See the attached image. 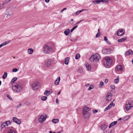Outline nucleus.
Segmentation results:
<instances>
[{
	"label": "nucleus",
	"instance_id": "f257e3e1",
	"mask_svg": "<svg viewBox=\"0 0 133 133\" xmlns=\"http://www.w3.org/2000/svg\"><path fill=\"white\" fill-rule=\"evenodd\" d=\"M12 89L14 91L19 92L22 91V88L17 83H13L12 84Z\"/></svg>",
	"mask_w": 133,
	"mask_h": 133
},
{
	"label": "nucleus",
	"instance_id": "f03ea898",
	"mask_svg": "<svg viewBox=\"0 0 133 133\" xmlns=\"http://www.w3.org/2000/svg\"><path fill=\"white\" fill-rule=\"evenodd\" d=\"M43 50L45 53H50L52 51L53 49L51 46L46 45L43 46Z\"/></svg>",
	"mask_w": 133,
	"mask_h": 133
},
{
	"label": "nucleus",
	"instance_id": "7ed1b4c3",
	"mask_svg": "<svg viewBox=\"0 0 133 133\" xmlns=\"http://www.w3.org/2000/svg\"><path fill=\"white\" fill-rule=\"evenodd\" d=\"M100 58V56L99 54H95L91 56L90 59L91 61L97 62L98 61Z\"/></svg>",
	"mask_w": 133,
	"mask_h": 133
},
{
	"label": "nucleus",
	"instance_id": "20e7f679",
	"mask_svg": "<svg viewBox=\"0 0 133 133\" xmlns=\"http://www.w3.org/2000/svg\"><path fill=\"white\" fill-rule=\"evenodd\" d=\"M112 63V60L111 58L108 57L105 58V61L104 62V64L105 66L110 65Z\"/></svg>",
	"mask_w": 133,
	"mask_h": 133
},
{
	"label": "nucleus",
	"instance_id": "39448f33",
	"mask_svg": "<svg viewBox=\"0 0 133 133\" xmlns=\"http://www.w3.org/2000/svg\"><path fill=\"white\" fill-rule=\"evenodd\" d=\"M131 104H130L129 102H127L126 103L125 105V107L127 110L128 111L131 108L133 107V105H131Z\"/></svg>",
	"mask_w": 133,
	"mask_h": 133
},
{
	"label": "nucleus",
	"instance_id": "423d86ee",
	"mask_svg": "<svg viewBox=\"0 0 133 133\" xmlns=\"http://www.w3.org/2000/svg\"><path fill=\"white\" fill-rule=\"evenodd\" d=\"M46 116L42 115L41 116L40 118L39 119L38 121L39 122L42 123L45 121L46 118Z\"/></svg>",
	"mask_w": 133,
	"mask_h": 133
},
{
	"label": "nucleus",
	"instance_id": "0eeeda50",
	"mask_svg": "<svg viewBox=\"0 0 133 133\" xmlns=\"http://www.w3.org/2000/svg\"><path fill=\"white\" fill-rule=\"evenodd\" d=\"M52 61L50 59H48L45 61V65L47 67L50 66L51 64Z\"/></svg>",
	"mask_w": 133,
	"mask_h": 133
},
{
	"label": "nucleus",
	"instance_id": "6e6552de",
	"mask_svg": "<svg viewBox=\"0 0 133 133\" xmlns=\"http://www.w3.org/2000/svg\"><path fill=\"white\" fill-rule=\"evenodd\" d=\"M12 120L14 122L18 124H20L21 122V121L20 120L18 119L15 117H13L12 118Z\"/></svg>",
	"mask_w": 133,
	"mask_h": 133
},
{
	"label": "nucleus",
	"instance_id": "1a4fd4ad",
	"mask_svg": "<svg viewBox=\"0 0 133 133\" xmlns=\"http://www.w3.org/2000/svg\"><path fill=\"white\" fill-rule=\"evenodd\" d=\"M106 100L108 101H111V93H108L106 96Z\"/></svg>",
	"mask_w": 133,
	"mask_h": 133
},
{
	"label": "nucleus",
	"instance_id": "9d476101",
	"mask_svg": "<svg viewBox=\"0 0 133 133\" xmlns=\"http://www.w3.org/2000/svg\"><path fill=\"white\" fill-rule=\"evenodd\" d=\"M123 70L122 66L120 65H119L115 68V70L117 71H122Z\"/></svg>",
	"mask_w": 133,
	"mask_h": 133
},
{
	"label": "nucleus",
	"instance_id": "9b49d317",
	"mask_svg": "<svg viewBox=\"0 0 133 133\" xmlns=\"http://www.w3.org/2000/svg\"><path fill=\"white\" fill-rule=\"evenodd\" d=\"M123 30L122 29H119L117 32V35L118 36H121L123 35L124 34V32H123Z\"/></svg>",
	"mask_w": 133,
	"mask_h": 133
},
{
	"label": "nucleus",
	"instance_id": "f8f14e48",
	"mask_svg": "<svg viewBox=\"0 0 133 133\" xmlns=\"http://www.w3.org/2000/svg\"><path fill=\"white\" fill-rule=\"evenodd\" d=\"M83 115L85 119L88 118L90 115L89 112H82Z\"/></svg>",
	"mask_w": 133,
	"mask_h": 133
},
{
	"label": "nucleus",
	"instance_id": "ddd939ff",
	"mask_svg": "<svg viewBox=\"0 0 133 133\" xmlns=\"http://www.w3.org/2000/svg\"><path fill=\"white\" fill-rule=\"evenodd\" d=\"M38 85L37 83H33L32 87L34 90H37L38 88Z\"/></svg>",
	"mask_w": 133,
	"mask_h": 133
},
{
	"label": "nucleus",
	"instance_id": "4468645a",
	"mask_svg": "<svg viewBox=\"0 0 133 133\" xmlns=\"http://www.w3.org/2000/svg\"><path fill=\"white\" fill-rule=\"evenodd\" d=\"M89 110V108L88 107H85L83 108L82 112H89L88 111Z\"/></svg>",
	"mask_w": 133,
	"mask_h": 133
},
{
	"label": "nucleus",
	"instance_id": "2eb2a0df",
	"mask_svg": "<svg viewBox=\"0 0 133 133\" xmlns=\"http://www.w3.org/2000/svg\"><path fill=\"white\" fill-rule=\"evenodd\" d=\"M133 54V51L131 50L130 49L127 51L125 53L126 55H129Z\"/></svg>",
	"mask_w": 133,
	"mask_h": 133
},
{
	"label": "nucleus",
	"instance_id": "dca6fc26",
	"mask_svg": "<svg viewBox=\"0 0 133 133\" xmlns=\"http://www.w3.org/2000/svg\"><path fill=\"white\" fill-rule=\"evenodd\" d=\"M127 37H124L122 38L118 39L117 40V42H123L125 40L127 39Z\"/></svg>",
	"mask_w": 133,
	"mask_h": 133
},
{
	"label": "nucleus",
	"instance_id": "f3484780",
	"mask_svg": "<svg viewBox=\"0 0 133 133\" xmlns=\"http://www.w3.org/2000/svg\"><path fill=\"white\" fill-rule=\"evenodd\" d=\"M9 43L10 41H6L5 42L2 43L0 45V48L3 46L8 44Z\"/></svg>",
	"mask_w": 133,
	"mask_h": 133
},
{
	"label": "nucleus",
	"instance_id": "a211bd4d",
	"mask_svg": "<svg viewBox=\"0 0 133 133\" xmlns=\"http://www.w3.org/2000/svg\"><path fill=\"white\" fill-rule=\"evenodd\" d=\"M117 123V122L116 121H115L111 123L109 126V128H111V127L114 126V125L116 124Z\"/></svg>",
	"mask_w": 133,
	"mask_h": 133
},
{
	"label": "nucleus",
	"instance_id": "6ab92c4d",
	"mask_svg": "<svg viewBox=\"0 0 133 133\" xmlns=\"http://www.w3.org/2000/svg\"><path fill=\"white\" fill-rule=\"evenodd\" d=\"M92 2L95 5L99 4H100L101 2V0H96L93 1Z\"/></svg>",
	"mask_w": 133,
	"mask_h": 133
},
{
	"label": "nucleus",
	"instance_id": "aec40b11",
	"mask_svg": "<svg viewBox=\"0 0 133 133\" xmlns=\"http://www.w3.org/2000/svg\"><path fill=\"white\" fill-rule=\"evenodd\" d=\"M115 104L113 103V101L111 102L110 104L106 107L107 108L109 109L112 106H114Z\"/></svg>",
	"mask_w": 133,
	"mask_h": 133
},
{
	"label": "nucleus",
	"instance_id": "412c9836",
	"mask_svg": "<svg viewBox=\"0 0 133 133\" xmlns=\"http://www.w3.org/2000/svg\"><path fill=\"white\" fill-rule=\"evenodd\" d=\"M60 77H59L58 78H57L55 81V83L56 85H58L59 84V82L60 80Z\"/></svg>",
	"mask_w": 133,
	"mask_h": 133
},
{
	"label": "nucleus",
	"instance_id": "4be33fe9",
	"mask_svg": "<svg viewBox=\"0 0 133 133\" xmlns=\"http://www.w3.org/2000/svg\"><path fill=\"white\" fill-rule=\"evenodd\" d=\"M107 127V126L105 124H103L101 127V130H104Z\"/></svg>",
	"mask_w": 133,
	"mask_h": 133
},
{
	"label": "nucleus",
	"instance_id": "5701e85b",
	"mask_svg": "<svg viewBox=\"0 0 133 133\" xmlns=\"http://www.w3.org/2000/svg\"><path fill=\"white\" fill-rule=\"evenodd\" d=\"M70 31L69 29H67L64 31V33L65 35H69Z\"/></svg>",
	"mask_w": 133,
	"mask_h": 133
},
{
	"label": "nucleus",
	"instance_id": "b1692460",
	"mask_svg": "<svg viewBox=\"0 0 133 133\" xmlns=\"http://www.w3.org/2000/svg\"><path fill=\"white\" fill-rule=\"evenodd\" d=\"M33 51L34 50L32 48L29 49L28 50V52L29 54H32L33 53Z\"/></svg>",
	"mask_w": 133,
	"mask_h": 133
},
{
	"label": "nucleus",
	"instance_id": "393cba45",
	"mask_svg": "<svg viewBox=\"0 0 133 133\" xmlns=\"http://www.w3.org/2000/svg\"><path fill=\"white\" fill-rule=\"evenodd\" d=\"M6 126H8V124L4 122V123L2 124L1 126V128L3 129L5 128Z\"/></svg>",
	"mask_w": 133,
	"mask_h": 133
},
{
	"label": "nucleus",
	"instance_id": "a878e982",
	"mask_svg": "<svg viewBox=\"0 0 133 133\" xmlns=\"http://www.w3.org/2000/svg\"><path fill=\"white\" fill-rule=\"evenodd\" d=\"M69 59V57H67L65 58V63L66 65L68 64Z\"/></svg>",
	"mask_w": 133,
	"mask_h": 133
},
{
	"label": "nucleus",
	"instance_id": "bb28decb",
	"mask_svg": "<svg viewBox=\"0 0 133 133\" xmlns=\"http://www.w3.org/2000/svg\"><path fill=\"white\" fill-rule=\"evenodd\" d=\"M7 76V73L6 72H4V74L2 76V78L3 79H5L6 78Z\"/></svg>",
	"mask_w": 133,
	"mask_h": 133
},
{
	"label": "nucleus",
	"instance_id": "cd10ccee",
	"mask_svg": "<svg viewBox=\"0 0 133 133\" xmlns=\"http://www.w3.org/2000/svg\"><path fill=\"white\" fill-rule=\"evenodd\" d=\"M44 94L46 96L49 95L50 94V91H49L47 90H46L44 92Z\"/></svg>",
	"mask_w": 133,
	"mask_h": 133
},
{
	"label": "nucleus",
	"instance_id": "c85d7f7f",
	"mask_svg": "<svg viewBox=\"0 0 133 133\" xmlns=\"http://www.w3.org/2000/svg\"><path fill=\"white\" fill-rule=\"evenodd\" d=\"M59 121V120L58 119H53L52 120V122L55 123H57Z\"/></svg>",
	"mask_w": 133,
	"mask_h": 133
},
{
	"label": "nucleus",
	"instance_id": "c756f323",
	"mask_svg": "<svg viewBox=\"0 0 133 133\" xmlns=\"http://www.w3.org/2000/svg\"><path fill=\"white\" fill-rule=\"evenodd\" d=\"M86 68L88 70H90L91 69V67L89 64H87L86 65Z\"/></svg>",
	"mask_w": 133,
	"mask_h": 133
},
{
	"label": "nucleus",
	"instance_id": "7c9ffc66",
	"mask_svg": "<svg viewBox=\"0 0 133 133\" xmlns=\"http://www.w3.org/2000/svg\"><path fill=\"white\" fill-rule=\"evenodd\" d=\"M11 0H5L4 2L2 4V5H4V4H6L8 3Z\"/></svg>",
	"mask_w": 133,
	"mask_h": 133
},
{
	"label": "nucleus",
	"instance_id": "2f4dec72",
	"mask_svg": "<svg viewBox=\"0 0 133 133\" xmlns=\"http://www.w3.org/2000/svg\"><path fill=\"white\" fill-rule=\"evenodd\" d=\"M104 40L106 42L108 43L109 44H110V42L108 40L107 38L106 37H104Z\"/></svg>",
	"mask_w": 133,
	"mask_h": 133
},
{
	"label": "nucleus",
	"instance_id": "473e14b6",
	"mask_svg": "<svg viewBox=\"0 0 133 133\" xmlns=\"http://www.w3.org/2000/svg\"><path fill=\"white\" fill-rule=\"evenodd\" d=\"M119 77H118L116 79H115L114 81V82L115 83H117L119 82Z\"/></svg>",
	"mask_w": 133,
	"mask_h": 133
},
{
	"label": "nucleus",
	"instance_id": "72a5a7b5",
	"mask_svg": "<svg viewBox=\"0 0 133 133\" xmlns=\"http://www.w3.org/2000/svg\"><path fill=\"white\" fill-rule=\"evenodd\" d=\"M7 133H15V131L12 129L9 130Z\"/></svg>",
	"mask_w": 133,
	"mask_h": 133
},
{
	"label": "nucleus",
	"instance_id": "f704fd0d",
	"mask_svg": "<svg viewBox=\"0 0 133 133\" xmlns=\"http://www.w3.org/2000/svg\"><path fill=\"white\" fill-rule=\"evenodd\" d=\"M80 57V55L78 53L75 56V59H77Z\"/></svg>",
	"mask_w": 133,
	"mask_h": 133
},
{
	"label": "nucleus",
	"instance_id": "c9c22d12",
	"mask_svg": "<svg viewBox=\"0 0 133 133\" xmlns=\"http://www.w3.org/2000/svg\"><path fill=\"white\" fill-rule=\"evenodd\" d=\"M47 98V97L46 96H44L41 97V99L43 101L46 100Z\"/></svg>",
	"mask_w": 133,
	"mask_h": 133
},
{
	"label": "nucleus",
	"instance_id": "e433bc0d",
	"mask_svg": "<svg viewBox=\"0 0 133 133\" xmlns=\"http://www.w3.org/2000/svg\"><path fill=\"white\" fill-rule=\"evenodd\" d=\"M17 79V77H14L13 78L11 81V82L14 83L15 81H16Z\"/></svg>",
	"mask_w": 133,
	"mask_h": 133
},
{
	"label": "nucleus",
	"instance_id": "4c0bfd02",
	"mask_svg": "<svg viewBox=\"0 0 133 133\" xmlns=\"http://www.w3.org/2000/svg\"><path fill=\"white\" fill-rule=\"evenodd\" d=\"M78 27V26L77 25L74 26L73 27L71 30L70 32H72L76 28Z\"/></svg>",
	"mask_w": 133,
	"mask_h": 133
},
{
	"label": "nucleus",
	"instance_id": "58836bf2",
	"mask_svg": "<svg viewBox=\"0 0 133 133\" xmlns=\"http://www.w3.org/2000/svg\"><path fill=\"white\" fill-rule=\"evenodd\" d=\"M101 2H105V3H107L108 2L109 0H101Z\"/></svg>",
	"mask_w": 133,
	"mask_h": 133
},
{
	"label": "nucleus",
	"instance_id": "ea45409f",
	"mask_svg": "<svg viewBox=\"0 0 133 133\" xmlns=\"http://www.w3.org/2000/svg\"><path fill=\"white\" fill-rule=\"evenodd\" d=\"M93 86L92 85H90L89 87V88L88 89V90H90L91 89H92L93 88Z\"/></svg>",
	"mask_w": 133,
	"mask_h": 133
},
{
	"label": "nucleus",
	"instance_id": "a19ab883",
	"mask_svg": "<svg viewBox=\"0 0 133 133\" xmlns=\"http://www.w3.org/2000/svg\"><path fill=\"white\" fill-rule=\"evenodd\" d=\"M18 71V70L17 68H14L13 69L12 71L13 72H16Z\"/></svg>",
	"mask_w": 133,
	"mask_h": 133
},
{
	"label": "nucleus",
	"instance_id": "79ce46f5",
	"mask_svg": "<svg viewBox=\"0 0 133 133\" xmlns=\"http://www.w3.org/2000/svg\"><path fill=\"white\" fill-rule=\"evenodd\" d=\"M111 88L112 89H114L115 88V86L114 85H111L110 86Z\"/></svg>",
	"mask_w": 133,
	"mask_h": 133
},
{
	"label": "nucleus",
	"instance_id": "37998d69",
	"mask_svg": "<svg viewBox=\"0 0 133 133\" xmlns=\"http://www.w3.org/2000/svg\"><path fill=\"white\" fill-rule=\"evenodd\" d=\"M100 35V32H98L97 34H96V37H97L99 36Z\"/></svg>",
	"mask_w": 133,
	"mask_h": 133
},
{
	"label": "nucleus",
	"instance_id": "c03bdc74",
	"mask_svg": "<svg viewBox=\"0 0 133 133\" xmlns=\"http://www.w3.org/2000/svg\"><path fill=\"white\" fill-rule=\"evenodd\" d=\"M5 123H6L8 124H8H10L11 123V122L10 121H7L6 122H5Z\"/></svg>",
	"mask_w": 133,
	"mask_h": 133
},
{
	"label": "nucleus",
	"instance_id": "a18cd8bd",
	"mask_svg": "<svg viewBox=\"0 0 133 133\" xmlns=\"http://www.w3.org/2000/svg\"><path fill=\"white\" fill-rule=\"evenodd\" d=\"M7 97L9 99L12 100V98L11 97H10L8 95H7Z\"/></svg>",
	"mask_w": 133,
	"mask_h": 133
},
{
	"label": "nucleus",
	"instance_id": "49530a36",
	"mask_svg": "<svg viewBox=\"0 0 133 133\" xmlns=\"http://www.w3.org/2000/svg\"><path fill=\"white\" fill-rule=\"evenodd\" d=\"M84 10L87 11V9H83L82 10H81L79 11V13H80V12H82Z\"/></svg>",
	"mask_w": 133,
	"mask_h": 133
},
{
	"label": "nucleus",
	"instance_id": "de8ad7c7",
	"mask_svg": "<svg viewBox=\"0 0 133 133\" xmlns=\"http://www.w3.org/2000/svg\"><path fill=\"white\" fill-rule=\"evenodd\" d=\"M103 133H111V131H106L104 132Z\"/></svg>",
	"mask_w": 133,
	"mask_h": 133
},
{
	"label": "nucleus",
	"instance_id": "09e8293b",
	"mask_svg": "<svg viewBox=\"0 0 133 133\" xmlns=\"http://www.w3.org/2000/svg\"><path fill=\"white\" fill-rule=\"evenodd\" d=\"M66 9V8H64L62 10H61L60 12L61 13H62Z\"/></svg>",
	"mask_w": 133,
	"mask_h": 133
},
{
	"label": "nucleus",
	"instance_id": "8fccbe9b",
	"mask_svg": "<svg viewBox=\"0 0 133 133\" xmlns=\"http://www.w3.org/2000/svg\"><path fill=\"white\" fill-rule=\"evenodd\" d=\"M6 15H7V17H8V16H10L11 15V14L10 13H8L7 14H6Z\"/></svg>",
	"mask_w": 133,
	"mask_h": 133
},
{
	"label": "nucleus",
	"instance_id": "3c124183",
	"mask_svg": "<svg viewBox=\"0 0 133 133\" xmlns=\"http://www.w3.org/2000/svg\"><path fill=\"white\" fill-rule=\"evenodd\" d=\"M98 112L97 110H93V113H95Z\"/></svg>",
	"mask_w": 133,
	"mask_h": 133
},
{
	"label": "nucleus",
	"instance_id": "603ef678",
	"mask_svg": "<svg viewBox=\"0 0 133 133\" xmlns=\"http://www.w3.org/2000/svg\"><path fill=\"white\" fill-rule=\"evenodd\" d=\"M22 105V104L20 103L17 105V108H18L20 107Z\"/></svg>",
	"mask_w": 133,
	"mask_h": 133
},
{
	"label": "nucleus",
	"instance_id": "864d4df0",
	"mask_svg": "<svg viewBox=\"0 0 133 133\" xmlns=\"http://www.w3.org/2000/svg\"><path fill=\"white\" fill-rule=\"evenodd\" d=\"M103 85V83L102 82H101L99 83V85Z\"/></svg>",
	"mask_w": 133,
	"mask_h": 133
},
{
	"label": "nucleus",
	"instance_id": "5fc2aeb1",
	"mask_svg": "<svg viewBox=\"0 0 133 133\" xmlns=\"http://www.w3.org/2000/svg\"><path fill=\"white\" fill-rule=\"evenodd\" d=\"M78 71L80 72H81L82 71V70L81 69H78Z\"/></svg>",
	"mask_w": 133,
	"mask_h": 133
},
{
	"label": "nucleus",
	"instance_id": "6e6d98bb",
	"mask_svg": "<svg viewBox=\"0 0 133 133\" xmlns=\"http://www.w3.org/2000/svg\"><path fill=\"white\" fill-rule=\"evenodd\" d=\"M108 82V79H106L105 81V82L106 83H107Z\"/></svg>",
	"mask_w": 133,
	"mask_h": 133
},
{
	"label": "nucleus",
	"instance_id": "4d7b16f0",
	"mask_svg": "<svg viewBox=\"0 0 133 133\" xmlns=\"http://www.w3.org/2000/svg\"><path fill=\"white\" fill-rule=\"evenodd\" d=\"M52 89H51L49 91H50V94L52 92Z\"/></svg>",
	"mask_w": 133,
	"mask_h": 133
},
{
	"label": "nucleus",
	"instance_id": "13d9d810",
	"mask_svg": "<svg viewBox=\"0 0 133 133\" xmlns=\"http://www.w3.org/2000/svg\"><path fill=\"white\" fill-rule=\"evenodd\" d=\"M83 19L82 20H81V21L78 22V24H79L80 23H81V22H82L83 21Z\"/></svg>",
	"mask_w": 133,
	"mask_h": 133
},
{
	"label": "nucleus",
	"instance_id": "bf43d9fd",
	"mask_svg": "<svg viewBox=\"0 0 133 133\" xmlns=\"http://www.w3.org/2000/svg\"><path fill=\"white\" fill-rule=\"evenodd\" d=\"M79 13H79V11H77V12H76V15H78Z\"/></svg>",
	"mask_w": 133,
	"mask_h": 133
},
{
	"label": "nucleus",
	"instance_id": "052dcab7",
	"mask_svg": "<svg viewBox=\"0 0 133 133\" xmlns=\"http://www.w3.org/2000/svg\"><path fill=\"white\" fill-rule=\"evenodd\" d=\"M50 0H45V1L46 3H48L49 1Z\"/></svg>",
	"mask_w": 133,
	"mask_h": 133
},
{
	"label": "nucleus",
	"instance_id": "680f3d73",
	"mask_svg": "<svg viewBox=\"0 0 133 133\" xmlns=\"http://www.w3.org/2000/svg\"><path fill=\"white\" fill-rule=\"evenodd\" d=\"M26 104L28 105H30V103L29 102H27Z\"/></svg>",
	"mask_w": 133,
	"mask_h": 133
},
{
	"label": "nucleus",
	"instance_id": "e2e57ef3",
	"mask_svg": "<svg viewBox=\"0 0 133 133\" xmlns=\"http://www.w3.org/2000/svg\"><path fill=\"white\" fill-rule=\"evenodd\" d=\"M108 110V109L107 108H105L104 109V111H106V110Z\"/></svg>",
	"mask_w": 133,
	"mask_h": 133
},
{
	"label": "nucleus",
	"instance_id": "0e129e2a",
	"mask_svg": "<svg viewBox=\"0 0 133 133\" xmlns=\"http://www.w3.org/2000/svg\"><path fill=\"white\" fill-rule=\"evenodd\" d=\"M56 102L57 103H58V100L57 99H56Z\"/></svg>",
	"mask_w": 133,
	"mask_h": 133
},
{
	"label": "nucleus",
	"instance_id": "69168bd1",
	"mask_svg": "<svg viewBox=\"0 0 133 133\" xmlns=\"http://www.w3.org/2000/svg\"><path fill=\"white\" fill-rule=\"evenodd\" d=\"M2 6L1 4H0V10L2 8Z\"/></svg>",
	"mask_w": 133,
	"mask_h": 133
},
{
	"label": "nucleus",
	"instance_id": "338daca9",
	"mask_svg": "<svg viewBox=\"0 0 133 133\" xmlns=\"http://www.w3.org/2000/svg\"><path fill=\"white\" fill-rule=\"evenodd\" d=\"M60 92H61V91H59V92L58 93L57 95H59L60 94Z\"/></svg>",
	"mask_w": 133,
	"mask_h": 133
},
{
	"label": "nucleus",
	"instance_id": "774afa93",
	"mask_svg": "<svg viewBox=\"0 0 133 133\" xmlns=\"http://www.w3.org/2000/svg\"><path fill=\"white\" fill-rule=\"evenodd\" d=\"M49 133H52V132L51 131H50L49 132Z\"/></svg>",
	"mask_w": 133,
	"mask_h": 133
}]
</instances>
